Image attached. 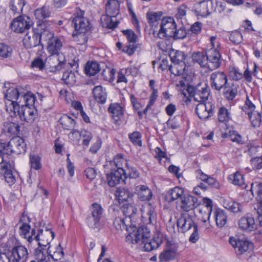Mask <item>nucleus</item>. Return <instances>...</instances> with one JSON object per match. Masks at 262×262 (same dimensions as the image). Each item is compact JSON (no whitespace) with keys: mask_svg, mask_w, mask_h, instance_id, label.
<instances>
[{"mask_svg":"<svg viewBox=\"0 0 262 262\" xmlns=\"http://www.w3.org/2000/svg\"><path fill=\"white\" fill-rule=\"evenodd\" d=\"M128 222V220H126V217L120 216L116 217L114 221V226L117 230L125 229L129 232V234L126 236L127 242L140 245L144 244V250L148 252L159 247L162 243L160 238L157 237L149 239L150 232L147 228L141 227L137 229L135 225H133L132 223L129 230L126 224V222Z\"/></svg>","mask_w":262,"mask_h":262,"instance_id":"nucleus-1","label":"nucleus"},{"mask_svg":"<svg viewBox=\"0 0 262 262\" xmlns=\"http://www.w3.org/2000/svg\"><path fill=\"white\" fill-rule=\"evenodd\" d=\"M45 40H48L47 50L50 55L47 58L50 64L51 72H56L60 70L65 64L64 56L59 53L62 45L60 40L53 34L47 31Z\"/></svg>","mask_w":262,"mask_h":262,"instance_id":"nucleus-2","label":"nucleus"},{"mask_svg":"<svg viewBox=\"0 0 262 262\" xmlns=\"http://www.w3.org/2000/svg\"><path fill=\"white\" fill-rule=\"evenodd\" d=\"M3 93L5 98L8 101L6 103V111L10 114L11 117L16 115V112H18L20 104L18 101L20 100L23 94L21 90H18L14 86H10L9 83L4 84Z\"/></svg>","mask_w":262,"mask_h":262,"instance_id":"nucleus-3","label":"nucleus"},{"mask_svg":"<svg viewBox=\"0 0 262 262\" xmlns=\"http://www.w3.org/2000/svg\"><path fill=\"white\" fill-rule=\"evenodd\" d=\"M210 41L211 48L206 51V55L209 60L208 69L213 70L218 68L221 63V42L216 36H211Z\"/></svg>","mask_w":262,"mask_h":262,"instance_id":"nucleus-4","label":"nucleus"},{"mask_svg":"<svg viewBox=\"0 0 262 262\" xmlns=\"http://www.w3.org/2000/svg\"><path fill=\"white\" fill-rule=\"evenodd\" d=\"M46 24H39L36 29L37 32L34 31L32 35L27 33L23 39V43L27 48L38 47V50H42L43 45L41 43V39H45L47 31L45 30Z\"/></svg>","mask_w":262,"mask_h":262,"instance_id":"nucleus-5","label":"nucleus"},{"mask_svg":"<svg viewBox=\"0 0 262 262\" xmlns=\"http://www.w3.org/2000/svg\"><path fill=\"white\" fill-rule=\"evenodd\" d=\"M26 149V144L25 143L24 140L18 136L11 139L7 144L5 143L4 150L6 155H10L12 153L19 155L25 152Z\"/></svg>","mask_w":262,"mask_h":262,"instance_id":"nucleus-6","label":"nucleus"},{"mask_svg":"<svg viewBox=\"0 0 262 262\" xmlns=\"http://www.w3.org/2000/svg\"><path fill=\"white\" fill-rule=\"evenodd\" d=\"M176 27L177 26L173 18L169 17L163 18L160 24V29L157 34L158 37L161 39L172 37Z\"/></svg>","mask_w":262,"mask_h":262,"instance_id":"nucleus-7","label":"nucleus"},{"mask_svg":"<svg viewBox=\"0 0 262 262\" xmlns=\"http://www.w3.org/2000/svg\"><path fill=\"white\" fill-rule=\"evenodd\" d=\"M83 13L80 9H77L74 14L72 25L76 32L86 33L90 29L89 21L83 16Z\"/></svg>","mask_w":262,"mask_h":262,"instance_id":"nucleus-8","label":"nucleus"},{"mask_svg":"<svg viewBox=\"0 0 262 262\" xmlns=\"http://www.w3.org/2000/svg\"><path fill=\"white\" fill-rule=\"evenodd\" d=\"M103 209L98 204L94 203L91 207V214L87 219V224L91 228H98L100 227V220L103 216Z\"/></svg>","mask_w":262,"mask_h":262,"instance_id":"nucleus-9","label":"nucleus"},{"mask_svg":"<svg viewBox=\"0 0 262 262\" xmlns=\"http://www.w3.org/2000/svg\"><path fill=\"white\" fill-rule=\"evenodd\" d=\"M209 81L213 89L220 91L228 83L227 76L224 72L215 71L210 74Z\"/></svg>","mask_w":262,"mask_h":262,"instance_id":"nucleus-10","label":"nucleus"},{"mask_svg":"<svg viewBox=\"0 0 262 262\" xmlns=\"http://www.w3.org/2000/svg\"><path fill=\"white\" fill-rule=\"evenodd\" d=\"M230 244L234 248L235 252L237 255H240L247 252L249 249L252 248V243L245 237L235 238L230 237Z\"/></svg>","mask_w":262,"mask_h":262,"instance_id":"nucleus-11","label":"nucleus"},{"mask_svg":"<svg viewBox=\"0 0 262 262\" xmlns=\"http://www.w3.org/2000/svg\"><path fill=\"white\" fill-rule=\"evenodd\" d=\"M54 233L50 229L38 230L34 236L33 241L36 242L39 246L38 248L45 249L42 247L48 245L54 237Z\"/></svg>","mask_w":262,"mask_h":262,"instance_id":"nucleus-12","label":"nucleus"},{"mask_svg":"<svg viewBox=\"0 0 262 262\" xmlns=\"http://www.w3.org/2000/svg\"><path fill=\"white\" fill-rule=\"evenodd\" d=\"M32 25L30 18L20 15L13 20L11 28L16 33H23L29 29Z\"/></svg>","mask_w":262,"mask_h":262,"instance_id":"nucleus-13","label":"nucleus"},{"mask_svg":"<svg viewBox=\"0 0 262 262\" xmlns=\"http://www.w3.org/2000/svg\"><path fill=\"white\" fill-rule=\"evenodd\" d=\"M17 115H19L21 120L27 122H32L37 116V110L35 107L20 105L19 107L18 112H16V115H13L11 117L17 116Z\"/></svg>","mask_w":262,"mask_h":262,"instance_id":"nucleus-14","label":"nucleus"},{"mask_svg":"<svg viewBox=\"0 0 262 262\" xmlns=\"http://www.w3.org/2000/svg\"><path fill=\"white\" fill-rule=\"evenodd\" d=\"M194 224L192 217L188 214H182L177 220V226L179 229L183 233L191 231Z\"/></svg>","mask_w":262,"mask_h":262,"instance_id":"nucleus-15","label":"nucleus"},{"mask_svg":"<svg viewBox=\"0 0 262 262\" xmlns=\"http://www.w3.org/2000/svg\"><path fill=\"white\" fill-rule=\"evenodd\" d=\"M199 205L198 199L190 194H185L179 204L181 209L186 212L193 210Z\"/></svg>","mask_w":262,"mask_h":262,"instance_id":"nucleus-16","label":"nucleus"},{"mask_svg":"<svg viewBox=\"0 0 262 262\" xmlns=\"http://www.w3.org/2000/svg\"><path fill=\"white\" fill-rule=\"evenodd\" d=\"M195 112L200 119H207L213 113V105L210 102L200 103L196 105Z\"/></svg>","mask_w":262,"mask_h":262,"instance_id":"nucleus-17","label":"nucleus"},{"mask_svg":"<svg viewBox=\"0 0 262 262\" xmlns=\"http://www.w3.org/2000/svg\"><path fill=\"white\" fill-rule=\"evenodd\" d=\"M142 217L143 222L146 224L153 223L156 219L155 208L149 203H146L141 208Z\"/></svg>","mask_w":262,"mask_h":262,"instance_id":"nucleus-18","label":"nucleus"},{"mask_svg":"<svg viewBox=\"0 0 262 262\" xmlns=\"http://www.w3.org/2000/svg\"><path fill=\"white\" fill-rule=\"evenodd\" d=\"M209 95V89L206 85L202 86L199 84L193 89V97L195 101L205 102Z\"/></svg>","mask_w":262,"mask_h":262,"instance_id":"nucleus-19","label":"nucleus"},{"mask_svg":"<svg viewBox=\"0 0 262 262\" xmlns=\"http://www.w3.org/2000/svg\"><path fill=\"white\" fill-rule=\"evenodd\" d=\"M238 226L241 230L247 232H250L256 229L254 219L249 214H247L239 219Z\"/></svg>","mask_w":262,"mask_h":262,"instance_id":"nucleus-20","label":"nucleus"},{"mask_svg":"<svg viewBox=\"0 0 262 262\" xmlns=\"http://www.w3.org/2000/svg\"><path fill=\"white\" fill-rule=\"evenodd\" d=\"M10 252L12 262H25L28 255L27 248L23 246L14 247Z\"/></svg>","mask_w":262,"mask_h":262,"instance_id":"nucleus-21","label":"nucleus"},{"mask_svg":"<svg viewBox=\"0 0 262 262\" xmlns=\"http://www.w3.org/2000/svg\"><path fill=\"white\" fill-rule=\"evenodd\" d=\"M125 174L124 169L121 168H118L117 169L112 170L110 174H107V181L108 184L111 187H114L120 183L122 179V176Z\"/></svg>","mask_w":262,"mask_h":262,"instance_id":"nucleus-22","label":"nucleus"},{"mask_svg":"<svg viewBox=\"0 0 262 262\" xmlns=\"http://www.w3.org/2000/svg\"><path fill=\"white\" fill-rule=\"evenodd\" d=\"M115 195L119 203L125 202H131L134 196L131 191L123 187L118 188L116 191Z\"/></svg>","mask_w":262,"mask_h":262,"instance_id":"nucleus-23","label":"nucleus"},{"mask_svg":"<svg viewBox=\"0 0 262 262\" xmlns=\"http://www.w3.org/2000/svg\"><path fill=\"white\" fill-rule=\"evenodd\" d=\"M62 127L65 129L71 130V134H79V132L76 129H74L76 125L75 120L67 115L61 116L59 120Z\"/></svg>","mask_w":262,"mask_h":262,"instance_id":"nucleus-24","label":"nucleus"},{"mask_svg":"<svg viewBox=\"0 0 262 262\" xmlns=\"http://www.w3.org/2000/svg\"><path fill=\"white\" fill-rule=\"evenodd\" d=\"M19 230L21 236L27 239L29 243L33 242L34 236L36 233L35 229H31L30 225L26 223H24L19 227Z\"/></svg>","mask_w":262,"mask_h":262,"instance_id":"nucleus-25","label":"nucleus"},{"mask_svg":"<svg viewBox=\"0 0 262 262\" xmlns=\"http://www.w3.org/2000/svg\"><path fill=\"white\" fill-rule=\"evenodd\" d=\"M135 190L141 201H149L152 198V192L147 186L138 185L136 186Z\"/></svg>","mask_w":262,"mask_h":262,"instance_id":"nucleus-26","label":"nucleus"},{"mask_svg":"<svg viewBox=\"0 0 262 262\" xmlns=\"http://www.w3.org/2000/svg\"><path fill=\"white\" fill-rule=\"evenodd\" d=\"M185 194L183 188L177 186L170 189L167 192V198L169 202L177 200L181 201Z\"/></svg>","mask_w":262,"mask_h":262,"instance_id":"nucleus-27","label":"nucleus"},{"mask_svg":"<svg viewBox=\"0 0 262 262\" xmlns=\"http://www.w3.org/2000/svg\"><path fill=\"white\" fill-rule=\"evenodd\" d=\"M251 191L256 193L259 198V202L257 203L255 209L257 210V214H262V183H252L251 184Z\"/></svg>","mask_w":262,"mask_h":262,"instance_id":"nucleus-28","label":"nucleus"},{"mask_svg":"<svg viewBox=\"0 0 262 262\" xmlns=\"http://www.w3.org/2000/svg\"><path fill=\"white\" fill-rule=\"evenodd\" d=\"M34 259L31 262H50L51 255L46 249L37 248L34 253Z\"/></svg>","mask_w":262,"mask_h":262,"instance_id":"nucleus-29","label":"nucleus"},{"mask_svg":"<svg viewBox=\"0 0 262 262\" xmlns=\"http://www.w3.org/2000/svg\"><path fill=\"white\" fill-rule=\"evenodd\" d=\"M93 93L95 100L99 103L104 104L107 99V93L104 88L101 85H98L94 87Z\"/></svg>","mask_w":262,"mask_h":262,"instance_id":"nucleus-30","label":"nucleus"},{"mask_svg":"<svg viewBox=\"0 0 262 262\" xmlns=\"http://www.w3.org/2000/svg\"><path fill=\"white\" fill-rule=\"evenodd\" d=\"M137 211V208L131 204V202L124 204L121 210L123 215L125 216L126 220H128L129 222L133 221V219L136 214Z\"/></svg>","mask_w":262,"mask_h":262,"instance_id":"nucleus-31","label":"nucleus"},{"mask_svg":"<svg viewBox=\"0 0 262 262\" xmlns=\"http://www.w3.org/2000/svg\"><path fill=\"white\" fill-rule=\"evenodd\" d=\"M10 165L8 164H4L0 166V175L3 174L5 181L10 185L14 183L15 177L12 174V170L9 168Z\"/></svg>","mask_w":262,"mask_h":262,"instance_id":"nucleus-32","label":"nucleus"},{"mask_svg":"<svg viewBox=\"0 0 262 262\" xmlns=\"http://www.w3.org/2000/svg\"><path fill=\"white\" fill-rule=\"evenodd\" d=\"M108 111L116 122L119 120L123 116V108L118 103L111 104Z\"/></svg>","mask_w":262,"mask_h":262,"instance_id":"nucleus-33","label":"nucleus"},{"mask_svg":"<svg viewBox=\"0 0 262 262\" xmlns=\"http://www.w3.org/2000/svg\"><path fill=\"white\" fill-rule=\"evenodd\" d=\"M35 97L34 94L30 92H27V93H23V94L20 97V100L18 101L20 105L31 107H35Z\"/></svg>","mask_w":262,"mask_h":262,"instance_id":"nucleus-34","label":"nucleus"},{"mask_svg":"<svg viewBox=\"0 0 262 262\" xmlns=\"http://www.w3.org/2000/svg\"><path fill=\"white\" fill-rule=\"evenodd\" d=\"M223 89L224 96L229 100H232L237 94V87L233 83H227Z\"/></svg>","mask_w":262,"mask_h":262,"instance_id":"nucleus-35","label":"nucleus"},{"mask_svg":"<svg viewBox=\"0 0 262 262\" xmlns=\"http://www.w3.org/2000/svg\"><path fill=\"white\" fill-rule=\"evenodd\" d=\"M19 125L14 122L6 121L4 123L3 132L10 135H17L19 132Z\"/></svg>","mask_w":262,"mask_h":262,"instance_id":"nucleus-36","label":"nucleus"},{"mask_svg":"<svg viewBox=\"0 0 262 262\" xmlns=\"http://www.w3.org/2000/svg\"><path fill=\"white\" fill-rule=\"evenodd\" d=\"M119 4L117 0H110L106 5L105 11L107 15L116 16L119 14Z\"/></svg>","mask_w":262,"mask_h":262,"instance_id":"nucleus-37","label":"nucleus"},{"mask_svg":"<svg viewBox=\"0 0 262 262\" xmlns=\"http://www.w3.org/2000/svg\"><path fill=\"white\" fill-rule=\"evenodd\" d=\"M186 65L185 62L181 63H172L169 67V70L171 73L175 76L184 77V71L185 69Z\"/></svg>","mask_w":262,"mask_h":262,"instance_id":"nucleus-38","label":"nucleus"},{"mask_svg":"<svg viewBox=\"0 0 262 262\" xmlns=\"http://www.w3.org/2000/svg\"><path fill=\"white\" fill-rule=\"evenodd\" d=\"M192 59L194 62L198 63L201 67H207L208 68L209 60L207 55L203 53L196 52L192 55Z\"/></svg>","mask_w":262,"mask_h":262,"instance_id":"nucleus-39","label":"nucleus"},{"mask_svg":"<svg viewBox=\"0 0 262 262\" xmlns=\"http://www.w3.org/2000/svg\"><path fill=\"white\" fill-rule=\"evenodd\" d=\"M176 255V251L173 248H169L162 252L159 257L160 261L165 262L172 260Z\"/></svg>","mask_w":262,"mask_h":262,"instance_id":"nucleus-40","label":"nucleus"},{"mask_svg":"<svg viewBox=\"0 0 262 262\" xmlns=\"http://www.w3.org/2000/svg\"><path fill=\"white\" fill-rule=\"evenodd\" d=\"M216 225L220 228L223 227L227 222V216L222 210H217L215 213Z\"/></svg>","mask_w":262,"mask_h":262,"instance_id":"nucleus-41","label":"nucleus"},{"mask_svg":"<svg viewBox=\"0 0 262 262\" xmlns=\"http://www.w3.org/2000/svg\"><path fill=\"white\" fill-rule=\"evenodd\" d=\"M100 70L99 63L96 61L91 63L88 62L85 68V73L90 76H93L99 72Z\"/></svg>","mask_w":262,"mask_h":262,"instance_id":"nucleus-42","label":"nucleus"},{"mask_svg":"<svg viewBox=\"0 0 262 262\" xmlns=\"http://www.w3.org/2000/svg\"><path fill=\"white\" fill-rule=\"evenodd\" d=\"M34 14L36 18L39 20L38 21V26L39 24H41L40 20L49 17L50 12L49 11V9L47 7H42L41 8L36 9L35 11ZM45 24L44 23H41V24Z\"/></svg>","mask_w":262,"mask_h":262,"instance_id":"nucleus-43","label":"nucleus"},{"mask_svg":"<svg viewBox=\"0 0 262 262\" xmlns=\"http://www.w3.org/2000/svg\"><path fill=\"white\" fill-rule=\"evenodd\" d=\"M24 5V0H11L10 7L14 14H19L21 13Z\"/></svg>","mask_w":262,"mask_h":262,"instance_id":"nucleus-44","label":"nucleus"},{"mask_svg":"<svg viewBox=\"0 0 262 262\" xmlns=\"http://www.w3.org/2000/svg\"><path fill=\"white\" fill-rule=\"evenodd\" d=\"M228 179L230 182L234 185L242 186L245 184L243 176L238 171L230 174Z\"/></svg>","mask_w":262,"mask_h":262,"instance_id":"nucleus-45","label":"nucleus"},{"mask_svg":"<svg viewBox=\"0 0 262 262\" xmlns=\"http://www.w3.org/2000/svg\"><path fill=\"white\" fill-rule=\"evenodd\" d=\"M169 56L172 63H181V62H184V60L185 56L184 53L182 51H172L170 53Z\"/></svg>","mask_w":262,"mask_h":262,"instance_id":"nucleus-46","label":"nucleus"},{"mask_svg":"<svg viewBox=\"0 0 262 262\" xmlns=\"http://www.w3.org/2000/svg\"><path fill=\"white\" fill-rule=\"evenodd\" d=\"M62 80L69 85H73L76 82V76L74 72L67 71L63 74Z\"/></svg>","mask_w":262,"mask_h":262,"instance_id":"nucleus-47","label":"nucleus"},{"mask_svg":"<svg viewBox=\"0 0 262 262\" xmlns=\"http://www.w3.org/2000/svg\"><path fill=\"white\" fill-rule=\"evenodd\" d=\"M194 12L197 15H200L203 17L208 15L205 1H202L195 5Z\"/></svg>","mask_w":262,"mask_h":262,"instance_id":"nucleus-48","label":"nucleus"},{"mask_svg":"<svg viewBox=\"0 0 262 262\" xmlns=\"http://www.w3.org/2000/svg\"><path fill=\"white\" fill-rule=\"evenodd\" d=\"M115 17L106 14V15L104 16L101 18L103 26L108 29H114L117 27L118 23L112 19V17Z\"/></svg>","mask_w":262,"mask_h":262,"instance_id":"nucleus-49","label":"nucleus"},{"mask_svg":"<svg viewBox=\"0 0 262 262\" xmlns=\"http://www.w3.org/2000/svg\"><path fill=\"white\" fill-rule=\"evenodd\" d=\"M248 115L252 125L254 127L259 126L261 123V116L260 114L257 112H254L252 113L251 112H248Z\"/></svg>","mask_w":262,"mask_h":262,"instance_id":"nucleus-50","label":"nucleus"},{"mask_svg":"<svg viewBox=\"0 0 262 262\" xmlns=\"http://www.w3.org/2000/svg\"><path fill=\"white\" fill-rule=\"evenodd\" d=\"M229 118L230 113L228 110L224 107H221L218 112L219 121L221 122H225L228 121Z\"/></svg>","mask_w":262,"mask_h":262,"instance_id":"nucleus-51","label":"nucleus"},{"mask_svg":"<svg viewBox=\"0 0 262 262\" xmlns=\"http://www.w3.org/2000/svg\"><path fill=\"white\" fill-rule=\"evenodd\" d=\"M12 52V48L4 43H0V56L8 58L11 56Z\"/></svg>","mask_w":262,"mask_h":262,"instance_id":"nucleus-52","label":"nucleus"},{"mask_svg":"<svg viewBox=\"0 0 262 262\" xmlns=\"http://www.w3.org/2000/svg\"><path fill=\"white\" fill-rule=\"evenodd\" d=\"M161 16V14L154 12H148L146 14L148 21L152 26H154L157 21L160 20Z\"/></svg>","mask_w":262,"mask_h":262,"instance_id":"nucleus-53","label":"nucleus"},{"mask_svg":"<svg viewBox=\"0 0 262 262\" xmlns=\"http://www.w3.org/2000/svg\"><path fill=\"white\" fill-rule=\"evenodd\" d=\"M129 138L135 145L139 146L142 145L141 135L139 132H134L129 135Z\"/></svg>","mask_w":262,"mask_h":262,"instance_id":"nucleus-54","label":"nucleus"},{"mask_svg":"<svg viewBox=\"0 0 262 262\" xmlns=\"http://www.w3.org/2000/svg\"><path fill=\"white\" fill-rule=\"evenodd\" d=\"M40 158L37 155H30V163L31 164V167L34 168L36 170H38L40 168Z\"/></svg>","mask_w":262,"mask_h":262,"instance_id":"nucleus-55","label":"nucleus"},{"mask_svg":"<svg viewBox=\"0 0 262 262\" xmlns=\"http://www.w3.org/2000/svg\"><path fill=\"white\" fill-rule=\"evenodd\" d=\"M74 40L78 42L80 45H83L87 42L88 37L86 33L76 32L73 34Z\"/></svg>","mask_w":262,"mask_h":262,"instance_id":"nucleus-56","label":"nucleus"},{"mask_svg":"<svg viewBox=\"0 0 262 262\" xmlns=\"http://www.w3.org/2000/svg\"><path fill=\"white\" fill-rule=\"evenodd\" d=\"M229 39L234 44H239L243 40L242 35L239 31L232 32L230 35Z\"/></svg>","mask_w":262,"mask_h":262,"instance_id":"nucleus-57","label":"nucleus"},{"mask_svg":"<svg viewBox=\"0 0 262 262\" xmlns=\"http://www.w3.org/2000/svg\"><path fill=\"white\" fill-rule=\"evenodd\" d=\"M203 203L205 204V206L209 209L208 213L206 214V219L203 218L202 220V222L204 224H206L207 220H209V219L210 214L211 213V208H212V202L209 199L204 198Z\"/></svg>","mask_w":262,"mask_h":262,"instance_id":"nucleus-58","label":"nucleus"},{"mask_svg":"<svg viewBox=\"0 0 262 262\" xmlns=\"http://www.w3.org/2000/svg\"><path fill=\"white\" fill-rule=\"evenodd\" d=\"M173 35L172 37L175 39H183L184 38L187 34L186 30L182 27H180L178 30L176 28V30L173 31Z\"/></svg>","mask_w":262,"mask_h":262,"instance_id":"nucleus-59","label":"nucleus"},{"mask_svg":"<svg viewBox=\"0 0 262 262\" xmlns=\"http://www.w3.org/2000/svg\"><path fill=\"white\" fill-rule=\"evenodd\" d=\"M83 138V144L85 146H88L90 140L92 138V134L86 130H82L79 134Z\"/></svg>","mask_w":262,"mask_h":262,"instance_id":"nucleus-60","label":"nucleus"},{"mask_svg":"<svg viewBox=\"0 0 262 262\" xmlns=\"http://www.w3.org/2000/svg\"><path fill=\"white\" fill-rule=\"evenodd\" d=\"M13 258L10 251L3 252L0 249V262H12Z\"/></svg>","mask_w":262,"mask_h":262,"instance_id":"nucleus-61","label":"nucleus"},{"mask_svg":"<svg viewBox=\"0 0 262 262\" xmlns=\"http://www.w3.org/2000/svg\"><path fill=\"white\" fill-rule=\"evenodd\" d=\"M123 34L127 38L128 41L130 43H135L137 41V35L131 30H126L123 31Z\"/></svg>","mask_w":262,"mask_h":262,"instance_id":"nucleus-62","label":"nucleus"},{"mask_svg":"<svg viewBox=\"0 0 262 262\" xmlns=\"http://www.w3.org/2000/svg\"><path fill=\"white\" fill-rule=\"evenodd\" d=\"M229 76L234 80H239L242 79L243 76V74L235 68H232L230 70Z\"/></svg>","mask_w":262,"mask_h":262,"instance_id":"nucleus-63","label":"nucleus"},{"mask_svg":"<svg viewBox=\"0 0 262 262\" xmlns=\"http://www.w3.org/2000/svg\"><path fill=\"white\" fill-rule=\"evenodd\" d=\"M251 163L253 168L260 169L262 167V158H254L251 160Z\"/></svg>","mask_w":262,"mask_h":262,"instance_id":"nucleus-64","label":"nucleus"}]
</instances>
